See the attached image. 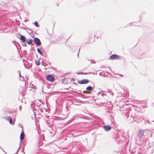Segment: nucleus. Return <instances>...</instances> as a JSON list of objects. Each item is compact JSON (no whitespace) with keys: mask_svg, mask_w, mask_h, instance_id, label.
<instances>
[{"mask_svg":"<svg viewBox=\"0 0 154 154\" xmlns=\"http://www.w3.org/2000/svg\"><path fill=\"white\" fill-rule=\"evenodd\" d=\"M119 56L117 55L116 54H114L111 55L109 57V59L111 60L114 59H119L120 58L119 57Z\"/></svg>","mask_w":154,"mask_h":154,"instance_id":"1","label":"nucleus"},{"mask_svg":"<svg viewBox=\"0 0 154 154\" xmlns=\"http://www.w3.org/2000/svg\"><path fill=\"white\" fill-rule=\"evenodd\" d=\"M144 133V131L142 129H140L138 132V137L140 140Z\"/></svg>","mask_w":154,"mask_h":154,"instance_id":"2","label":"nucleus"},{"mask_svg":"<svg viewBox=\"0 0 154 154\" xmlns=\"http://www.w3.org/2000/svg\"><path fill=\"white\" fill-rule=\"evenodd\" d=\"M34 41L36 45L38 46L41 45V42L38 38H35Z\"/></svg>","mask_w":154,"mask_h":154,"instance_id":"3","label":"nucleus"},{"mask_svg":"<svg viewBox=\"0 0 154 154\" xmlns=\"http://www.w3.org/2000/svg\"><path fill=\"white\" fill-rule=\"evenodd\" d=\"M89 82V80L87 79H83L78 82V83L79 84H85Z\"/></svg>","mask_w":154,"mask_h":154,"instance_id":"4","label":"nucleus"},{"mask_svg":"<svg viewBox=\"0 0 154 154\" xmlns=\"http://www.w3.org/2000/svg\"><path fill=\"white\" fill-rule=\"evenodd\" d=\"M6 120L9 121V123L11 125H14V122L12 121V118L10 116H7L6 118Z\"/></svg>","mask_w":154,"mask_h":154,"instance_id":"5","label":"nucleus"},{"mask_svg":"<svg viewBox=\"0 0 154 154\" xmlns=\"http://www.w3.org/2000/svg\"><path fill=\"white\" fill-rule=\"evenodd\" d=\"M47 79L48 80L52 82L54 80V78L51 75H48L47 76Z\"/></svg>","mask_w":154,"mask_h":154,"instance_id":"6","label":"nucleus"},{"mask_svg":"<svg viewBox=\"0 0 154 154\" xmlns=\"http://www.w3.org/2000/svg\"><path fill=\"white\" fill-rule=\"evenodd\" d=\"M103 128L106 131H109L111 128V127L109 125H106L103 127Z\"/></svg>","mask_w":154,"mask_h":154,"instance_id":"7","label":"nucleus"},{"mask_svg":"<svg viewBox=\"0 0 154 154\" xmlns=\"http://www.w3.org/2000/svg\"><path fill=\"white\" fill-rule=\"evenodd\" d=\"M20 39L22 42H24L25 41L26 38L24 36L20 35Z\"/></svg>","mask_w":154,"mask_h":154,"instance_id":"8","label":"nucleus"},{"mask_svg":"<svg viewBox=\"0 0 154 154\" xmlns=\"http://www.w3.org/2000/svg\"><path fill=\"white\" fill-rule=\"evenodd\" d=\"M25 135L24 133L23 132H22L21 133L20 136V140H23L24 137Z\"/></svg>","mask_w":154,"mask_h":154,"instance_id":"9","label":"nucleus"},{"mask_svg":"<svg viewBox=\"0 0 154 154\" xmlns=\"http://www.w3.org/2000/svg\"><path fill=\"white\" fill-rule=\"evenodd\" d=\"M86 89L89 91H91L93 90V88L92 86H88L86 88Z\"/></svg>","mask_w":154,"mask_h":154,"instance_id":"10","label":"nucleus"},{"mask_svg":"<svg viewBox=\"0 0 154 154\" xmlns=\"http://www.w3.org/2000/svg\"><path fill=\"white\" fill-rule=\"evenodd\" d=\"M37 51H38V52L41 55H43V54L42 53V52L41 50L39 48H37Z\"/></svg>","mask_w":154,"mask_h":154,"instance_id":"11","label":"nucleus"},{"mask_svg":"<svg viewBox=\"0 0 154 154\" xmlns=\"http://www.w3.org/2000/svg\"><path fill=\"white\" fill-rule=\"evenodd\" d=\"M27 43L29 45H30L32 43V41L31 39H27Z\"/></svg>","mask_w":154,"mask_h":154,"instance_id":"12","label":"nucleus"},{"mask_svg":"<svg viewBox=\"0 0 154 154\" xmlns=\"http://www.w3.org/2000/svg\"><path fill=\"white\" fill-rule=\"evenodd\" d=\"M20 79V81H23L24 80V78L23 76H22L20 75V76H19Z\"/></svg>","mask_w":154,"mask_h":154,"instance_id":"13","label":"nucleus"},{"mask_svg":"<svg viewBox=\"0 0 154 154\" xmlns=\"http://www.w3.org/2000/svg\"><path fill=\"white\" fill-rule=\"evenodd\" d=\"M34 25L36 26L37 27H38L39 26L38 24V23L37 22H35L34 23Z\"/></svg>","mask_w":154,"mask_h":154,"instance_id":"14","label":"nucleus"},{"mask_svg":"<svg viewBox=\"0 0 154 154\" xmlns=\"http://www.w3.org/2000/svg\"><path fill=\"white\" fill-rule=\"evenodd\" d=\"M35 62L37 65H39L40 64V62L39 61H37Z\"/></svg>","mask_w":154,"mask_h":154,"instance_id":"15","label":"nucleus"},{"mask_svg":"<svg viewBox=\"0 0 154 154\" xmlns=\"http://www.w3.org/2000/svg\"><path fill=\"white\" fill-rule=\"evenodd\" d=\"M105 92L104 91H100L99 92H98L97 93V94L98 95H99L100 94H101V92Z\"/></svg>","mask_w":154,"mask_h":154,"instance_id":"16","label":"nucleus"},{"mask_svg":"<svg viewBox=\"0 0 154 154\" xmlns=\"http://www.w3.org/2000/svg\"><path fill=\"white\" fill-rule=\"evenodd\" d=\"M101 95H102V96L103 97L106 95V94L103 93H101Z\"/></svg>","mask_w":154,"mask_h":154,"instance_id":"17","label":"nucleus"},{"mask_svg":"<svg viewBox=\"0 0 154 154\" xmlns=\"http://www.w3.org/2000/svg\"><path fill=\"white\" fill-rule=\"evenodd\" d=\"M110 92L111 93V94H110L112 96H113V94H114L113 92H111V91H110Z\"/></svg>","mask_w":154,"mask_h":154,"instance_id":"18","label":"nucleus"},{"mask_svg":"<svg viewBox=\"0 0 154 154\" xmlns=\"http://www.w3.org/2000/svg\"><path fill=\"white\" fill-rule=\"evenodd\" d=\"M23 46H26V43H24L23 44Z\"/></svg>","mask_w":154,"mask_h":154,"instance_id":"19","label":"nucleus"},{"mask_svg":"<svg viewBox=\"0 0 154 154\" xmlns=\"http://www.w3.org/2000/svg\"><path fill=\"white\" fill-rule=\"evenodd\" d=\"M146 122H147V123H150V122H149V119L148 120H146Z\"/></svg>","mask_w":154,"mask_h":154,"instance_id":"20","label":"nucleus"},{"mask_svg":"<svg viewBox=\"0 0 154 154\" xmlns=\"http://www.w3.org/2000/svg\"><path fill=\"white\" fill-rule=\"evenodd\" d=\"M19 109L20 110L22 109V107L21 106H19Z\"/></svg>","mask_w":154,"mask_h":154,"instance_id":"21","label":"nucleus"},{"mask_svg":"<svg viewBox=\"0 0 154 154\" xmlns=\"http://www.w3.org/2000/svg\"><path fill=\"white\" fill-rule=\"evenodd\" d=\"M18 72L19 74V76H20L21 74H20V71H18Z\"/></svg>","mask_w":154,"mask_h":154,"instance_id":"22","label":"nucleus"},{"mask_svg":"<svg viewBox=\"0 0 154 154\" xmlns=\"http://www.w3.org/2000/svg\"><path fill=\"white\" fill-rule=\"evenodd\" d=\"M20 148V146L19 147V148H18V149L17 150V152H19V151Z\"/></svg>","mask_w":154,"mask_h":154,"instance_id":"23","label":"nucleus"},{"mask_svg":"<svg viewBox=\"0 0 154 154\" xmlns=\"http://www.w3.org/2000/svg\"><path fill=\"white\" fill-rule=\"evenodd\" d=\"M86 92H87V91H83V93H86Z\"/></svg>","mask_w":154,"mask_h":154,"instance_id":"24","label":"nucleus"},{"mask_svg":"<svg viewBox=\"0 0 154 154\" xmlns=\"http://www.w3.org/2000/svg\"><path fill=\"white\" fill-rule=\"evenodd\" d=\"M119 75L120 76H123V75Z\"/></svg>","mask_w":154,"mask_h":154,"instance_id":"25","label":"nucleus"},{"mask_svg":"<svg viewBox=\"0 0 154 154\" xmlns=\"http://www.w3.org/2000/svg\"><path fill=\"white\" fill-rule=\"evenodd\" d=\"M91 63H95V62H92L91 61Z\"/></svg>","mask_w":154,"mask_h":154,"instance_id":"26","label":"nucleus"},{"mask_svg":"<svg viewBox=\"0 0 154 154\" xmlns=\"http://www.w3.org/2000/svg\"><path fill=\"white\" fill-rule=\"evenodd\" d=\"M99 75H101V73H99Z\"/></svg>","mask_w":154,"mask_h":154,"instance_id":"27","label":"nucleus"},{"mask_svg":"<svg viewBox=\"0 0 154 154\" xmlns=\"http://www.w3.org/2000/svg\"><path fill=\"white\" fill-rule=\"evenodd\" d=\"M106 92H108V93L110 92H109L108 91H106Z\"/></svg>","mask_w":154,"mask_h":154,"instance_id":"28","label":"nucleus"},{"mask_svg":"<svg viewBox=\"0 0 154 154\" xmlns=\"http://www.w3.org/2000/svg\"><path fill=\"white\" fill-rule=\"evenodd\" d=\"M81 74H83V72H81V73H80Z\"/></svg>","mask_w":154,"mask_h":154,"instance_id":"29","label":"nucleus"},{"mask_svg":"<svg viewBox=\"0 0 154 154\" xmlns=\"http://www.w3.org/2000/svg\"><path fill=\"white\" fill-rule=\"evenodd\" d=\"M3 150V151H4V152H5V151Z\"/></svg>","mask_w":154,"mask_h":154,"instance_id":"30","label":"nucleus"},{"mask_svg":"<svg viewBox=\"0 0 154 154\" xmlns=\"http://www.w3.org/2000/svg\"><path fill=\"white\" fill-rule=\"evenodd\" d=\"M153 122H154V121H153Z\"/></svg>","mask_w":154,"mask_h":154,"instance_id":"31","label":"nucleus"}]
</instances>
